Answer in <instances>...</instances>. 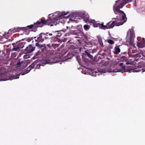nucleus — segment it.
I'll return each instance as SVG.
<instances>
[{"mask_svg": "<svg viewBox=\"0 0 145 145\" xmlns=\"http://www.w3.org/2000/svg\"><path fill=\"white\" fill-rule=\"evenodd\" d=\"M50 21L45 20L43 19H40L36 23H34L33 24L28 25L25 28H28L29 29L32 28L36 29L39 27H42L44 25H49L50 24Z\"/></svg>", "mask_w": 145, "mask_h": 145, "instance_id": "obj_1", "label": "nucleus"}, {"mask_svg": "<svg viewBox=\"0 0 145 145\" xmlns=\"http://www.w3.org/2000/svg\"><path fill=\"white\" fill-rule=\"evenodd\" d=\"M116 3L113 6V7L114 13L116 14H117L115 11L123 13V11L120 10V8H122L124 5L129 2L128 1L126 2H124V1H122V0H119L116 1Z\"/></svg>", "mask_w": 145, "mask_h": 145, "instance_id": "obj_2", "label": "nucleus"}, {"mask_svg": "<svg viewBox=\"0 0 145 145\" xmlns=\"http://www.w3.org/2000/svg\"><path fill=\"white\" fill-rule=\"evenodd\" d=\"M69 13V12H62L60 16H58L56 17H53L52 19H49L47 20L50 21V24L49 25L50 26H53L54 24L56 25L57 24H58L59 22V20L60 19L61 17L64 16L66 15Z\"/></svg>", "mask_w": 145, "mask_h": 145, "instance_id": "obj_3", "label": "nucleus"}, {"mask_svg": "<svg viewBox=\"0 0 145 145\" xmlns=\"http://www.w3.org/2000/svg\"><path fill=\"white\" fill-rule=\"evenodd\" d=\"M124 23V22H116L115 23V21H113L111 24L110 22L107 23L106 26H107V28L108 29H110L113 28L114 26L115 25L116 26H118L120 25H122Z\"/></svg>", "mask_w": 145, "mask_h": 145, "instance_id": "obj_4", "label": "nucleus"}, {"mask_svg": "<svg viewBox=\"0 0 145 145\" xmlns=\"http://www.w3.org/2000/svg\"><path fill=\"white\" fill-rule=\"evenodd\" d=\"M116 12L119 14L118 16H116V18L120 20H123V22H125L126 21L127 18L125 14L123 11V13L119 12L118 11H116Z\"/></svg>", "mask_w": 145, "mask_h": 145, "instance_id": "obj_5", "label": "nucleus"}, {"mask_svg": "<svg viewBox=\"0 0 145 145\" xmlns=\"http://www.w3.org/2000/svg\"><path fill=\"white\" fill-rule=\"evenodd\" d=\"M36 63L34 62L32 63L29 65L26 69L22 71L21 73V74L22 75H24L30 72L32 69L34 68V66L36 65Z\"/></svg>", "mask_w": 145, "mask_h": 145, "instance_id": "obj_6", "label": "nucleus"}, {"mask_svg": "<svg viewBox=\"0 0 145 145\" xmlns=\"http://www.w3.org/2000/svg\"><path fill=\"white\" fill-rule=\"evenodd\" d=\"M35 48V47L33 46L32 44H29L25 49V53L26 54L30 53L34 51Z\"/></svg>", "mask_w": 145, "mask_h": 145, "instance_id": "obj_7", "label": "nucleus"}, {"mask_svg": "<svg viewBox=\"0 0 145 145\" xmlns=\"http://www.w3.org/2000/svg\"><path fill=\"white\" fill-rule=\"evenodd\" d=\"M83 18L84 20L86 23H93V20H91L89 19V16L88 14L84 13L83 15Z\"/></svg>", "mask_w": 145, "mask_h": 145, "instance_id": "obj_8", "label": "nucleus"}, {"mask_svg": "<svg viewBox=\"0 0 145 145\" xmlns=\"http://www.w3.org/2000/svg\"><path fill=\"white\" fill-rule=\"evenodd\" d=\"M137 46L139 48H143L145 47V42L144 41L138 40L137 42Z\"/></svg>", "mask_w": 145, "mask_h": 145, "instance_id": "obj_9", "label": "nucleus"}, {"mask_svg": "<svg viewBox=\"0 0 145 145\" xmlns=\"http://www.w3.org/2000/svg\"><path fill=\"white\" fill-rule=\"evenodd\" d=\"M48 33H44L46 40L50 39L51 38H55V35H53L54 34V32H53L52 33H50L48 35Z\"/></svg>", "mask_w": 145, "mask_h": 145, "instance_id": "obj_10", "label": "nucleus"}, {"mask_svg": "<svg viewBox=\"0 0 145 145\" xmlns=\"http://www.w3.org/2000/svg\"><path fill=\"white\" fill-rule=\"evenodd\" d=\"M123 63H119V67L118 68V72H123L125 71V67L123 65Z\"/></svg>", "mask_w": 145, "mask_h": 145, "instance_id": "obj_11", "label": "nucleus"}, {"mask_svg": "<svg viewBox=\"0 0 145 145\" xmlns=\"http://www.w3.org/2000/svg\"><path fill=\"white\" fill-rule=\"evenodd\" d=\"M44 33H41L39 35L38 39L39 42H42L45 39Z\"/></svg>", "mask_w": 145, "mask_h": 145, "instance_id": "obj_12", "label": "nucleus"}, {"mask_svg": "<svg viewBox=\"0 0 145 145\" xmlns=\"http://www.w3.org/2000/svg\"><path fill=\"white\" fill-rule=\"evenodd\" d=\"M94 27H100L101 29H108L107 28V26H106V25H103V23H101V24H100L99 23H98L96 24L95 25H94Z\"/></svg>", "mask_w": 145, "mask_h": 145, "instance_id": "obj_13", "label": "nucleus"}, {"mask_svg": "<svg viewBox=\"0 0 145 145\" xmlns=\"http://www.w3.org/2000/svg\"><path fill=\"white\" fill-rule=\"evenodd\" d=\"M119 47V46H116L115 47L114 52V54H118L120 52V50Z\"/></svg>", "mask_w": 145, "mask_h": 145, "instance_id": "obj_14", "label": "nucleus"}, {"mask_svg": "<svg viewBox=\"0 0 145 145\" xmlns=\"http://www.w3.org/2000/svg\"><path fill=\"white\" fill-rule=\"evenodd\" d=\"M19 27H15L14 28H12L9 29L8 31V32L9 33H13L16 31H18L17 29H19Z\"/></svg>", "mask_w": 145, "mask_h": 145, "instance_id": "obj_15", "label": "nucleus"}, {"mask_svg": "<svg viewBox=\"0 0 145 145\" xmlns=\"http://www.w3.org/2000/svg\"><path fill=\"white\" fill-rule=\"evenodd\" d=\"M141 71L142 73L145 71V68L142 69L141 68H136L133 70V72H138Z\"/></svg>", "mask_w": 145, "mask_h": 145, "instance_id": "obj_16", "label": "nucleus"}, {"mask_svg": "<svg viewBox=\"0 0 145 145\" xmlns=\"http://www.w3.org/2000/svg\"><path fill=\"white\" fill-rule=\"evenodd\" d=\"M84 54L85 55H86L87 56L89 57V58L91 59L93 58V56H92L90 54V52H89V51L88 50H85L84 52Z\"/></svg>", "mask_w": 145, "mask_h": 145, "instance_id": "obj_17", "label": "nucleus"}, {"mask_svg": "<svg viewBox=\"0 0 145 145\" xmlns=\"http://www.w3.org/2000/svg\"><path fill=\"white\" fill-rule=\"evenodd\" d=\"M126 65H133L134 64V61L131 59L127 61L125 63Z\"/></svg>", "mask_w": 145, "mask_h": 145, "instance_id": "obj_18", "label": "nucleus"}, {"mask_svg": "<svg viewBox=\"0 0 145 145\" xmlns=\"http://www.w3.org/2000/svg\"><path fill=\"white\" fill-rule=\"evenodd\" d=\"M20 49V48L18 46V45H17L16 46H14L13 48L12 49V50L15 51H18V50H19Z\"/></svg>", "mask_w": 145, "mask_h": 145, "instance_id": "obj_19", "label": "nucleus"}, {"mask_svg": "<svg viewBox=\"0 0 145 145\" xmlns=\"http://www.w3.org/2000/svg\"><path fill=\"white\" fill-rule=\"evenodd\" d=\"M79 33H81L82 34V35H81L84 37V39L86 40L87 41H88V39L87 37L82 31H80Z\"/></svg>", "mask_w": 145, "mask_h": 145, "instance_id": "obj_20", "label": "nucleus"}, {"mask_svg": "<svg viewBox=\"0 0 145 145\" xmlns=\"http://www.w3.org/2000/svg\"><path fill=\"white\" fill-rule=\"evenodd\" d=\"M86 46L87 47H91L92 46V44L91 43L89 42H86L85 43Z\"/></svg>", "mask_w": 145, "mask_h": 145, "instance_id": "obj_21", "label": "nucleus"}, {"mask_svg": "<svg viewBox=\"0 0 145 145\" xmlns=\"http://www.w3.org/2000/svg\"><path fill=\"white\" fill-rule=\"evenodd\" d=\"M107 42L110 44H114V42L111 39H109L107 40Z\"/></svg>", "mask_w": 145, "mask_h": 145, "instance_id": "obj_22", "label": "nucleus"}, {"mask_svg": "<svg viewBox=\"0 0 145 145\" xmlns=\"http://www.w3.org/2000/svg\"><path fill=\"white\" fill-rule=\"evenodd\" d=\"M41 51L40 50H38L37 52H36L35 55L36 56L39 55L41 54V52H42L43 50L41 49Z\"/></svg>", "mask_w": 145, "mask_h": 145, "instance_id": "obj_23", "label": "nucleus"}, {"mask_svg": "<svg viewBox=\"0 0 145 145\" xmlns=\"http://www.w3.org/2000/svg\"><path fill=\"white\" fill-rule=\"evenodd\" d=\"M17 45L20 48V49L23 48L24 46V43L22 42L18 44Z\"/></svg>", "mask_w": 145, "mask_h": 145, "instance_id": "obj_24", "label": "nucleus"}, {"mask_svg": "<svg viewBox=\"0 0 145 145\" xmlns=\"http://www.w3.org/2000/svg\"><path fill=\"white\" fill-rule=\"evenodd\" d=\"M84 29L85 30H87L89 28V25H86V24L85 25H84Z\"/></svg>", "mask_w": 145, "mask_h": 145, "instance_id": "obj_25", "label": "nucleus"}, {"mask_svg": "<svg viewBox=\"0 0 145 145\" xmlns=\"http://www.w3.org/2000/svg\"><path fill=\"white\" fill-rule=\"evenodd\" d=\"M59 31H56L55 32L56 33V32H57V33H58L56 35V36H55V38L56 37H60L61 36V34L60 33H58L59 32Z\"/></svg>", "mask_w": 145, "mask_h": 145, "instance_id": "obj_26", "label": "nucleus"}, {"mask_svg": "<svg viewBox=\"0 0 145 145\" xmlns=\"http://www.w3.org/2000/svg\"><path fill=\"white\" fill-rule=\"evenodd\" d=\"M128 42L130 45H133V40L131 39H130L128 41Z\"/></svg>", "mask_w": 145, "mask_h": 145, "instance_id": "obj_27", "label": "nucleus"}, {"mask_svg": "<svg viewBox=\"0 0 145 145\" xmlns=\"http://www.w3.org/2000/svg\"><path fill=\"white\" fill-rule=\"evenodd\" d=\"M23 62V61H22L21 62L19 61L16 64V65L17 67H20L21 66V64Z\"/></svg>", "mask_w": 145, "mask_h": 145, "instance_id": "obj_28", "label": "nucleus"}, {"mask_svg": "<svg viewBox=\"0 0 145 145\" xmlns=\"http://www.w3.org/2000/svg\"><path fill=\"white\" fill-rule=\"evenodd\" d=\"M43 47H44V48H46V44H44L40 45L39 48H41Z\"/></svg>", "mask_w": 145, "mask_h": 145, "instance_id": "obj_29", "label": "nucleus"}, {"mask_svg": "<svg viewBox=\"0 0 145 145\" xmlns=\"http://www.w3.org/2000/svg\"><path fill=\"white\" fill-rule=\"evenodd\" d=\"M76 59L78 61V63H80L81 59L80 58V57L79 56H77L76 57Z\"/></svg>", "mask_w": 145, "mask_h": 145, "instance_id": "obj_30", "label": "nucleus"}, {"mask_svg": "<svg viewBox=\"0 0 145 145\" xmlns=\"http://www.w3.org/2000/svg\"><path fill=\"white\" fill-rule=\"evenodd\" d=\"M137 50L136 49L133 50H132L131 53L133 54H134L135 53H137Z\"/></svg>", "mask_w": 145, "mask_h": 145, "instance_id": "obj_31", "label": "nucleus"}, {"mask_svg": "<svg viewBox=\"0 0 145 145\" xmlns=\"http://www.w3.org/2000/svg\"><path fill=\"white\" fill-rule=\"evenodd\" d=\"M5 80L2 77V75H0V81Z\"/></svg>", "mask_w": 145, "mask_h": 145, "instance_id": "obj_32", "label": "nucleus"}, {"mask_svg": "<svg viewBox=\"0 0 145 145\" xmlns=\"http://www.w3.org/2000/svg\"><path fill=\"white\" fill-rule=\"evenodd\" d=\"M39 42H36L35 44V46H38L39 47L40 45Z\"/></svg>", "mask_w": 145, "mask_h": 145, "instance_id": "obj_33", "label": "nucleus"}, {"mask_svg": "<svg viewBox=\"0 0 145 145\" xmlns=\"http://www.w3.org/2000/svg\"><path fill=\"white\" fill-rule=\"evenodd\" d=\"M73 34H74V35H78V33L76 31H74V33H73Z\"/></svg>", "mask_w": 145, "mask_h": 145, "instance_id": "obj_34", "label": "nucleus"}, {"mask_svg": "<svg viewBox=\"0 0 145 145\" xmlns=\"http://www.w3.org/2000/svg\"><path fill=\"white\" fill-rule=\"evenodd\" d=\"M35 41L36 42H39V39H38V37L37 38V39H35Z\"/></svg>", "mask_w": 145, "mask_h": 145, "instance_id": "obj_35", "label": "nucleus"}, {"mask_svg": "<svg viewBox=\"0 0 145 145\" xmlns=\"http://www.w3.org/2000/svg\"><path fill=\"white\" fill-rule=\"evenodd\" d=\"M50 60L46 61V63H50Z\"/></svg>", "mask_w": 145, "mask_h": 145, "instance_id": "obj_36", "label": "nucleus"}, {"mask_svg": "<svg viewBox=\"0 0 145 145\" xmlns=\"http://www.w3.org/2000/svg\"><path fill=\"white\" fill-rule=\"evenodd\" d=\"M100 45L101 46H102V47H103V43H101L100 44Z\"/></svg>", "mask_w": 145, "mask_h": 145, "instance_id": "obj_37", "label": "nucleus"}, {"mask_svg": "<svg viewBox=\"0 0 145 145\" xmlns=\"http://www.w3.org/2000/svg\"><path fill=\"white\" fill-rule=\"evenodd\" d=\"M136 0H135V1L134 3V5L135 6H136Z\"/></svg>", "mask_w": 145, "mask_h": 145, "instance_id": "obj_38", "label": "nucleus"}, {"mask_svg": "<svg viewBox=\"0 0 145 145\" xmlns=\"http://www.w3.org/2000/svg\"><path fill=\"white\" fill-rule=\"evenodd\" d=\"M141 41H144V42H145V39H144V38H143L142 39V40Z\"/></svg>", "mask_w": 145, "mask_h": 145, "instance_id": "obj_39", "label": "nucleus"}, {"mask_svg": "<svg viewBox=\"0 0 145 145\" xmlns=\"http://www.w3.org/2000/svg\"><path fill=\"white\" fill-rule=\"evenodd\" d=\"M128 0H122V1H124V2H126Z\"/></svg>", "mask_w": 145, "mask_h": 145, "instance_id": "obj_40", "label": "nucleus"}, {"mask_svg": "<svg viewBox=\"0 0 145 145\" xmlns=\"http://www.w3.org/2000/svg\"><path fill=\"white\" fill-rule=\"evenodd\" d=\"M132 0H128V1H129V2H131L132 1Z\"/></svg>", "mask_w": 145, "mask_h": 145, "instance_id": "obj_41", "label": "nucleus"}, {"mask_svg": "<svg viewBox=\"0 0 145 145\" xmlns=\"http://www.w3.org/2000/svg\"><path fill=\"white\" fill-rule=\"evenodd\" d=\"M47 46L48 47H50V45L49 44H48L47 45Z\"/></svg>", "mask_w": 145, "mask_h": 145, "instance_id": "obj_42", "label": "nucleus"}, {"mask_svg": "<svg viewBox=\"0 0 145 145\" xmlns=\"http://www.w3.org/2000/svg\"><path fill=\"white\" fill-rule=\"evenodd\" d=\"M58 46V45L57 44H56L55 45V47H57Z\"/></svg>", "mask_w": 145, "mask_h": 145, "instance_id": "obj_43", "label": "nucleus"}, {"mask_svg": "<svg viewBox=\"0 0 145 145\" xmlns=\"http://www.w3.org/2000/svg\"><path fill=\"white\" fill-rule=\"evenodd\" d=\"M19 78V77L18 76L17 77H16V78H14V79H15V78ZM13 79H14V78H13Z\"/></svg>", "mask_w": 145, "mask_h": 145, "instance_id": "obj_44", "label": "nucleus"}, {"mask_svg": "<svg viewBox=\"0 0 145 145\" xmlns=\"http://www.w3.org/2000/svg\"><path fill=\"white\" fill-rule=\"evenodd\" d=\"M34 38H35V39L36 38V37H34Z\"/></svg>", "mask_w": 145, "mask_h": 145, "instance_id": "obj_45", "label": "nucleus"}, {"mask_svg": "<svg viewBox=\"0 0 145 145\" xmlns=\"http://www.w3.org/2000/svg\"><path fill=\"white\" fill-rule=\"evenodd\" d=\"M135 48H136V47H135ZM134 48H135V47H134Z\"/></svg>", "mask_w": 145, "mask_h": 145, "instance_id": "obj_46", "label": "nucleus"}]
</instances>
